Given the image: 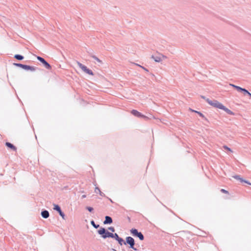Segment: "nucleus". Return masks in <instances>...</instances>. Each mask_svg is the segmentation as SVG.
I'll use <instances>...</instances> for the list:
<instances>
[{"instance_id":"obj_2","label":"nucleus","mask_w":251,"mask_h":251,"mask_svg":"<svg viewBox=\"0 0 251 251\" xmlns=\"http://www.w3.org/2000/svg\"><path fill=\"white\" fill-rule=\"evenodd\" d=\"M206 101L211 106L221 109L223 104L216 100H211L209 99L206 100Z\"/></svg>"},{"instance_id":"obj_9","label":"nucleus","mask_w":251,"mask_h":251,"mask_svg":"<svg viewBox=\"0 0 251 251\" xmlns=\"http://www.w3.org/2000/svg\"><path fill=\"white\" fill-rule=\"evenodd\" d=\"M53 209L57 211L59 213L60 216H61L62 218L64 219L65 215L64 213L61 211L60 206L58 205L55 204H53Z\"/></svg>"},{"instance_id":"obj_5","label":"nucleus","mask_w":251,"mask_h":251,"mask_svg":"<svg viewBox=\"0 0 251 251\" xmlns=\"http://www.w3.org/2000/svg\"><path fill=\"white\" fill-rule=\"evenodd\" d=\"M76 63L80 68H81L85 73L90 75H93V72L87 68L86 66H84L79 62L77 61Z\"/></svg>"},{"instance_id":"obj_29","label":"nucleus","mask_w":251,"mask_h":251,"mask_svg":"<svg viewBox=\"0 0 251 251\" xmlns=\"http://www.w3.org/2000/svg\"><path fill=\"white\" fill-rule=\"evenodd\" d=\"M230 85L232 87H233V88H235L236 89V87H238V86H236L234 84H230Z\"/></svg>"},{"instance_id":"obj_4","label":"nucleus","mask_w":251,"mask_h":251,"mask_svg":"<svg viewBox=\"0 0 251 251\" xmlns=\"http://www.w3.org/2000/svg\"><path fill=\"white\" fill-rule=\"evenodd\" d=\"M131 233L134 236H136L141 240H143L144 237L143 234L141 232H138V230L135 228H132L130 230Z\"/></svg>"},{"instance_id":"obj_19","label":"nucleus","mask_w":251,"mask_h":251,"mask_svg":"<svg viewBox=\"0 0 251 251\" xmlns=\"http://www.w3.org/2000/svg\"><path fill=\"white\" fill-rule=\"evenodd\" d=\"M111 238H114L117 241L120 238V237L117 233H113V236H111Z\"/></svg>"},{"instance_id":"obj_7","label":"nucleus","mask_w":251,"mask_h":251,"mask_svg":"<svg viewBox=\"0 0 251 251\" xmlns=\"http://www.w3.org/2000/svg\"><path fill=\"white\" fill-rule=\"evenodd\" d=\"M151 58L156 62H160L163 59L167 58V57L163 54H159L157 55H152Z\"/></svg>"},{"instance_id":"obj_30","label":"nucleus","mask_w":251,"mask_h":251,"mask_svg":"<svg viewBox=\"0 0 251 251\" xmlns=\"http://www.w3.org/2000/svg\"><path fill=\"white\" fill-rule=\"evenodd\" d=\"M230 85L232 87H233V88H235L236 89V87H238V86H236L234 84H230Z\"/></svg>"},{"instance_id":"obj_1","label":"nucleus","mask_w":251,"mask_h":251,"mask_svg":"<svg viewBox=\"0 0 251 251\" xmlns=\"http://www.w3.org/2000/svg\"><path fill=\"white\" fill-rule=\"evenodd\" d=\"M98 233L104 239L111 237V236H113L112 233L108 231L104 227H100V228L98 230Z\"/></svg>"},{"instance_id":"obj_22","label":"nucleus","mask_w":251,"mask_h":251,"mask_svg":"<svg viewBox=\"0 0 251 251\" xmlns=\"http://www.w3.org/2000/svg\"><path fill=\"white\" fill-rule=\"evenodd\" d=\"M86 209H87L89 212H91L93 211L94 209L93 207L87 206L86 207Z\"/></svg>"},{"instance_id":"obj_23","label":"nucleus","mask_w":251,"mask_h":251,"mask_svg":"<svg viewBox=\"0 0 251 251\" xmlns=\"http://www.w3.org/2000/svg\"><path fill=\"white\" fill-rule=\"evenodd\" d=\"M244 95H248L249 92L245 88H243L242 92Z\"/></svg>"},{"instance_id":"obj_14","label":"nucleus","mask_w":251,"mask_h":251,"mask_svg":"<svg viewBox=\"0 0 251 251\" xmlns=\"http://www.w3.org/2000/svg\"><path fill=\"white\" fill-rule=\"evenodd\" d=\"M221 109H222V110H224L225 112H226L227 114H228L229 115H233L234 114V113L232 111H231L230 110H229V109H228L226 107L223 105L222 106Z\"/></svg>"},{"instance_id":"obj_34","label":"nucleus","mask_w":251,"mask_h":251,"mask_svg":"<svg viewBox=\"0 0 251 251\" xmlns=\"http://www.w3.org/2000/svg\"><path fill=\"white\" fill-rule=\"evenodd\" d=\"M86 197V196L85 195H83L82 196V199H84V198H85Z\"/></svg>"},{"instance_id":"obj_10","label":"nucleus","mask_w":251,"mask_h":251,"mask_svg":"<svg viewBox=\"0 0 251 251\" xmlns=\"http://www.w3.org/2000/svg\"><path fill=\"white\" fill-rule=\"evenodd\" d=\"M233 177L237 180H239L241 182H245L246 183H247L248 184L251 185V183L250 182L244 180L243 178L241 177L239 175L234 176H233Z\"/></svg>"},{"instance_id":"obj_24","label":"nucleus","mask_w":251,"mask_h":251,"mask_svg":"<svg viewBox=\"0 0 251 251\" xmlns=\"http://www.w3.org/2000/svg\"><path fill=\"white\" fill-rule=\"evenodd\" d=\"M236 89L239 92H242L243 88L238 86V87H236Z\"/></svg>"},{"instance_id":"obj_32","label":"nucleus","mask_w":251,"mask_h":251,"mask_svg":"<svg viewBox=\"0 0 251 251\" xmlns=\"http://www.w3.org/2000/svg\"><path fill=\"white\" fill-rule=\"evenodd\" d=\"M99 193L100 195L101 196H104V194L102 192H101L100 191V192H99Z\"/></svg>"},{"instance_id":"obj_12","label":"nucleus","mask_w":251,"mask_h":251,"mask_svg":"<svg viewBox=\"0 0 251 251\" xmlns=\"http://www.w3.org/2000/svg\"><path fill=\"white\" fill-rule=\"evenodd\" d=\"M112 223V219L111 218V217L108 216H105V220L103 222V224L106 225V224H110Z\"/></svg>"},{"instance_id":"obj_21","label":"nucleus","mask_w":251,"mask_h":251,"mask_svg":"<svg viewBox=\"0 0 251 251\" xmlns=\"http://www.w3.org/2000/svg\"><path fill=\"white\" fill-rule=\"evenodd\" d=\"M192 111L198 113L201 117L204 118V116L203 115V114H202L200 112H198L197 111L192 110Z\"/></svg>"},{"instance_id":"obj_16","label":"nucleus","mask_w":251,"mask_h":251,"mask_svg":"<svg viewBox=\"0 0 251 251\" xmlns=\"http://www.w3.org/2000/svg\"><path fill=\"white\" fill-rule=\"evenodd\" d=\"M117 241L121 246H122L123 244L126 245V242H125L124 240L121 237H120V238L117 240Z\"/></svg>"},{"instance_id":"obj_31","label":"nucleus","mask_w":251,"mask_h":251,"mask_svg":"<svg viewBox=\"0 0 251 251\" xmlns=\"http://www.w3.org/2000/svg\"><path fill=\"white\" fill-rule=\"evenodd\" d=\"M224 148L227 150L228 151H232L231 149L229 148H228L226 146H224Z\"/></svg>"},{"instance_id":"obj_35","label":"nucleus","mask_w":251,"mask_h":251,"mask_svg":"<svg viewBox=\"0 0 251 251\" xmlns=\"http://www.w3.org/2000/svg\"><path fill=\"white\" fill-rule=\"evenodd\" d=\"M248 95L249 96H250L251 98V93H250V92L248 93Z\"/></svg>"},{"instance_id":"obj_11","label":"nucleus","mask_w":251,"mask_h":251,"mask_svg":"<svg viewBox=\"0 0 251 251\" xmlns=\"http://www.w3.org/2000/svg\"><path fill=\"white\" fill-rule=\"evenodd\" d=\"M131 113L135 116L138 117H143L146 118L147 117L142 115L140 112H138V111L136 110H132L131 111Z\"/></svg>"},{"instance_id":"obj_8","label":"nucleus","mask_w":251,"mask_h":251,"mask_svg":"<svg viewBox=\"0 0 251 251\" xmlns=\"http://www.w3.org/2000/svg\"><path fill=\"white\" fill-rule=\"evenodd\" d=\"M37 59L40 61L44 66V67L48 70L51 69V66L43 58L40 56L37 57Z\"/></svg>"},{"instance_id":"obj_17","label":"nucleus","mask_w":251,"mask_h":251,"mask_svg":"<svg viewBox=\"0 0 251 251\" xmlns=\"http://www.w3.org/2000/svg\"><path fill=\"white\" fill-rule=\"evenodd\" d=\"M14 58L19 60H21L24 59V56L20 54H16L14 56Z\"/></svg>"},{"instance_id":"obj_6","label":"nucleus","mask_w":251,"mask_h":251,"mask_svg":"<svg viewBox=\"0 0 251 251\" xmlns=\"http://www.w3.org/2000/svg\"><path fill=\"white\" fill-rule=\"evenodd\" d=\"M14 65L20 67L25 70H30L31 71H35L36 70V68L33 66H30L20 63H14Z\"/></svg>"},{"instance_id":"obj_28","label":"nucleus","mask_w":251,"mask_h":251,"mask_svg":"<svg viewBox=\"0 0 251 251\" xmlns=\"http://www.w3.org/2000/svg\"><path fill=\"white\" fill-rule=\"evenodd\" d=\"M100 189L98 188V187H96L95 188V193H99V192H100Z\"/></svg>"},{"instance_id":"obj_13","label":"nucleus","mask_w":251,"mask_h":251,"mask_svg":"<svg viewBox=\"0 0 251 251\" xmlns=\"http://www.w3.org/2000/svg\"><path fill=\"white\" fill-rule=\"evenodd\" d=\"M41 216L45 219L48 218L50 216L49 211L46 210H43L41 212Z\"/></svg>"},{"instance_id":"obj_20","label":"nucleus","mask_w":251,"mask_h":251,"mask_svg":"<svg viewBox=\"0 0 251 251\" xmlns=\"http://www.w3.org/2000/svg\"><path fill=\"white\" fill-rule=\"evenodd\" d=\"M92 57L98 62L101 63V61L96 56L92 55Z\"/></svg>"},{"instance_id":"obj_15","label":"nucleus","mask_w":251,"mask_h":251,"mask_svg":"<svg viewBox=\"0 0 251 251\" xmlns=\"http://www.w3.org/2000/svg\"><path fill=\"white\" fill-rule=\"evenodd\" d=\"M5 145L7 147H8V148L11 149L12 150H13V151H16V149H17L16 148L13 144H12L11 143H10L9 142H6Z\"/></svg>"},{"instance_id":"obj_33","label":"nucleus","mask_w":251,"mask_h":251,"mask_svg":"<svg viewBox=\"0 0 251 251\" xmlns=\"http://www.w3.org/2000/svg\"><path fill=\"white\" fill-rule=\"evenodd\" d=\"M201 98H202V99H204V100H205L207 99H206L204 96H201Z\"/></svg>"},{"instance_id":"obj_25","label":"nucleus","mask_w":251,"mask_h":251,"mask_svg":"<svg viewBox=\"0 0 251 251\" xmlns=\"http://www.w3.org/2000/svg\"><path fill=\"white\" fill-rule=\"evenodd\" d=\"M136 65H137V66H139V67H141V68H142L143 69H144L145 71H146V72H149L148 70L147 69L145 68V67H143V66H141V65H138V64H136Z\"/></svg>"},{"instance_id":"obj_27","label":"nucleus","mask_w":251,"mask_h":251,"mask_svg":"<svg viewBox=\"0 0 251 251\" xmlns=\"http://www.w3.org/2000/svg\"><path fill=\"white\" fill-rule=\"evenodd\" d=\"M221 191L222 192L224 193H225V194H228V191H226V190H225V189H222L221 190Z\"/></svg>"},{"instance_id":"obj_3","label":"nucleus","mask_w":251,"mask_h":251,"mask_svg":"<svg viewBox=\"0 0 251 251\" xmlns=\"http://www.w3.org/2000/svg\"><path fill=\"white\" fill-rule=\"evenodd\" d=\"M126 244H128L129 245L130 248H131V249H133L134 250L136 251L137 249L134 248V245H135L134 239L130 236L126 237Z\"/></svg>"},{"instance_id":"obj_18","label":"nucleus","mask_w":251,"mask_h":251,"mask_svg":"<svg viewBox=\"0 0 251 251\" xmlns=\"http://www.w3.org/2000/svg\"><path fill=\"white\" fill-rule=\"evenodd\" d=\"M91 224L95 228H98L100 227V225L95 224V222L93 220L91 221Z\"/></svg>"},{"instance_id":"obj_36","label":"nucleus","mask_w":251,"mask_h":251,"mask_svg":"<svg viewBox=\"0 0 251 251\" xmlns=\"http://www.w3.org/2000/svg\"><path fill=\"white\" fill-rule=\"evenodd\" d=\"M112 251H116L115 249H112Z\"/></svg>"},{"instance_id":"obj_26","label":"nucleus","mask_w":251,"mask_h":251,"mask_svg":"<svg viewBox=\"0 0 251 251\" xmlns=\"http://www.w3.org/2000/svg\"><path fill=\"white\" fill-rule=\"evenodd\" d=\"M108 229V230L111 231L112 232L115 231V228L114 227L110 226V227H109Z\"/></svg>"}]
</instances>
